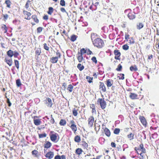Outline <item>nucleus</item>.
I'll return each instance as SVG.
<instances>
[{"mask_svg": "<svg viewBox=\"0 0 159 159\" xmlns=\"http://www.w3.org/2000/svg\"><path fill=\"white\" fill-rule=\"evenodd\" d=\"M130 70L131 71H137L138 70V69L137 67L135 66H131L130 67Z\"/></svg>", "mask_w": 159, "mask_h": 159, "instance_id": "nucleus-35", "label": "nucleus"}, {"mask_svg": "<svg viewBox=\"0 0 159 159\" xmlns=\"http://www.w3.org/2000/svg\"><path fill=\"white\" fill-rule=\"evenodd\" d=\"M83 152V151L81 148H78L75 151V153L78 155H80Z\"/></svg>", "mask_w": 159, "mask_h": 159, "instance_id": "nucleus-15", "label": "nucleus"}, {"mask_svg": "<svg viewBox=\"0 0 159 159\" xmlns=\"http://www.w3.org/2000/svg\"><path fill=\"white\" fill-rule=\"evenodd\" d=\"M56 55L57 57H57L58 58H60L61 57V54L59 52H56Z\"/></svg>", "mask_w": 159, "mask_h": 159, "instance_id": "nucleus-58", "label": "nucleus"}, {"mask_svg": "<svg viewBox=\"0 0 159 159\" xmlns=\"http://www.w3.org/2000/svg\"><path fill=\"white\" fill-rule=\"evenodd\" d=\"M60 10L61 12H65L67 14V15H68V13L66 11V10H65V9L63 7H61V8Z\"/></svg>", "mask_w": 159, "mask_h": 159, "instance_id": "nucleus-53", "label": "nucleus"}, {"mask_svg": "<svg viewBox=\"0 0 159 159\" xmlns=\"http://www.w3.org/2000/svg\"><path fill=\"white\" fill-rule=\"evenodd\" d=\"M15 64L17 68L18 69L19 68V62L18 61L15 60Z\"/></svg>", "mask_w": 159, "mask_h": 159, "instance_id": "nucleus-36", "label": "nucleus"}, {"mask_svg": "<svg viewBox=\"0 0 159 159\" xmlns=\"http://www.w3.org/2000/svg\"><path fill=\"white\" fill-rule=\"evenodd\" d=\"M128 16L130 19H133L135 18L134 15L132 13H129Z\"/></svg>", "mask_w": 159, "mask_h": 159, "instance_id": "nucleus-22", "label": "nucleus"}, {"mask_svg": "<svg viewBox=\"0 0 159 159\" xmlns=\"http://www.w3.org/2000/svg\"><path fill=\"white\" fill-rule=\"evenodd\" d=\"M97 36V34L94 33H92L91 35V39L92 41H93L94 40V39H96V38Z\"/></svg>", "mask_w": 159, "mask_h": 159, "instance_id": "nucleus-26", "label": "nucleus"}, {"mask_svg": "<svg viewBox=\"0 0 159 159\" xmlns=\"http://www.w3.org/2000/svg\"><path fill=\"white\" fill-rule=\"evenodd\" d=\"M16 83L17 86L18 87L20 86L21 85L20 80L19 79L16 80Z\"/></svg>", "mask_w": 159, "mask_h": 159, "instance_id": "nucleus-32", "label": "nucleus"}, {"mask_svg": "<svg viewBox=\"0 0 159 159\" xmlns=\"http://www.w3.org/2000/svg\"><path fill=\"white\" fill-rule=\"evenodd\" d=\"M46 103L48 107H51L52 105V103L51 99L50 98H48L46 101Z\"/></svg>", "mask_w": 159, "mask_h": 159, "instance_id": "nucleus-6", "label": "nucleus"}, {"mask_svg": "<svg viewBox=\"0 0 159 159\" xmlns=\"http://www.w3.org/2000/svg\"><path fill=\"white\" fill-rule=\"evenodd\" d=\"M86 53V51L84 48H82L80 50V52H79L78 54H79L82 55L85 53Z\"/></svg>", "mask_w": 159, "mask_h": 159, "instance_id": "nucleus-33", "label": "nucleus"}, {"mask_svg": "<svg viewBox=\"0 0 159 159\" xmlns=\"http://www.w3.org/2000/svg\"><path fill=\"white\" fill-rule=\"evenodd\" d=\"M5 3L7 4V7H10L11 2L10 0H6Z\"/></svg>", "mask_w": 159, "mask_h": 159, "instance_id": "nucleus-31", "label": "nucleus"}, {"mask_svg": "<svg viewBox=\"0 0 159 159\" xmlns=\"http://www.w3.org/2000/svg\"><path fill=\"white\" fill-rule=\"evenodd\" d=\"M129 47L126 44L124 45L123 46V48L125 50H127L129 49Z\"/></svg>", "mask_w": 159, "mask_h": 159, "instance_id": "nucleus-47", "label": "nucleus"}, {"mask_svg": "<svg viewBox=\"0 0 159 159\" xmlns=\"http://www.w3.org/2000/svg\"><path fill=\"white\" fill-rule=\"evenodd\" d=\"M23 13L25 15H26L28 16H30L31 15V14L30 12H28L26 11H24Z\"/></svg>", "mask_w": 159, "mask_h": 159, "instance_id": "nucleus-45", "label": "nucleus"}, {"mask_svg": "<svg viewBox=\"0 0 159 159\" xmlns=\"http://www.w3.org/2000/svg\"><path fill=\"white\" fill-rule=\"evenodd\" d=\"M86 79L87 80L88 82L89 83H90L92 82L93 77H91L89 76H86Z\"/></svg>", "mask_w": 159, "mask_h": 159, "instance_id": "nucleus-25", "label": "nucleus"}, {"mask_svg": "<svg viewBox=\"0 0 159 159\" xmlns=\"http://www.w3.org/2000/svg\"><path fill=\"white\" fill-rule=\"evenodd\" d=\"M120 131V129H119L116 128L114 131V133L116 134H118Z\"/></svg>", "mask_w": 159, "mask_h": 159, "instance_id": "nucleus-43", "label": "nucleus"}, {"mask_svg": "<svg viewBox=\"0 0 159 159\" xmlns=\"http://www.w3.org/2000/svg\"><path fill=\"white\" fill-rule=\"evenodd\" d=\"M111 146L112 147H116V144L115 143H114V142H112L111 143Z\"/></svg>", "mask_w": 159, "mask_h": 159, "instance_id": "nucleus-63", "label": "nucleus"}, {"mask_svg": "<svg viewBox=\"0 0 159 159\" xmlns=\"http://www.w3.org/2000/svg\"><path fill=\"white\" fill-rule=\"evenodd\" d=\"M99 89L103 92L106 91V88L103 83L101 82L99 83Z\"/></svg>", "mask_w": 159, "mask_h": 159, "instance_id": "nucleus-4", "label": "nucleus"}, {"mask_svg": "<svg viewBox=\"0 0 159 159\" xmlns=\"http://www.w3.org/2000/svg\"><path fill=\"white\" fill-rule=\"evenodd\" d=\"M32 18L34 20V21L36 23H38L39 20L37 19V16L35 15H33L32 16Z\"/></svg>", "mask_w": 159, "mask_h": 159, "instance_id": "nucleus-27", "label": "nucleus"}, {"mask_svg": "<svg viewBox=\"0 0 159 159\" xmlns=\"http://www.w3.org/2000/svg\"><path fill=\"white\" fill-rule=\"evenodd\" d=\"M3 16L4 19L5 20H7L8 18V16L7 14H5L3 15Z\"/></svg>", "mask_w": 159, "mask_h": 159, "instance_id": "nucleus-59", "label": "nucleus"}, {"mask_svg": "<svg viewBox=\"0 0 159 159\" xmlns=\"http://www.w3.org/2000/svg\"><path fill=\"white\" fill-rule=\"evenodd\" d=\"M13 51L11 50H10L7 52V54L8 56L11 57L13 55Z\"/></svg>", "mask_w": 159, "mask_h": 159, "instance_id": "nucleus-20", "label": "nucleus"}, {"mask_svg": "<svg viewBox=\"0 0 159 159\" xmlns=\"http://www.w3.org/2000/svg\"><path fill=\"white\" fill-rule=\"evenodd\" d=\"M58 60L57 57H52L51 58L50 61L52 63H55L57 62Z\"/></svg>", "mask_w": 159, "mask_h": 159, "instance_id": "nucleus-8", "label": "nucleus"}, {"mask_svg": "<svg viewBox=\"0 0 159 159\" xmlns=\"http://www.w3.org/2000/svg\"><path fill=\"white\" fill-rule=\"evenodd\" d=\"M76 36L75 35H73L71 36L70 40L71 41L74 42L76 40Z\"/></svg>", "mask_w": 159, "mask_h": 159, "instance_id": "nucleus-41", "label": "nucleus"}, {"mask_svg": "<svg viewBox=\"0 0 159 159\" xmlns=\"http://www.w3.org/2000/svg\"><path fill=\"white\" fill-rule=\"evenodd\" d=\"M54 159H66V158L64 155H62L61 156L57 155L55 157Z\"/></svg>", "mask_w": 159, "mask_h": 159, "instance_id": "nucleus-14", "label": "nucleus"}, {"mask_svg": "<svg viewBox=\"0 0 159 159\" xmlns=\"http://www.w3.org/2000/svg\"><path fill=\"white\" fill-rule=\"evenodd\" d=\"M41 53V50L40 48H37L35 50V56H39Z\"/></svg>", "mask_w": 159, "mask_h": 159, "instance_id": "nucleus-17", "label": "nucleus"}, {"mask_svg": "<svg viewBox=\"0 0 159 159\" xmlns=\"http://www.w3.org/2000/svg\"><path fill=\"white\" fill-rule=\"evenodd\" d=\"M60 4L62 6H65V2L64 0H61L60 1Z\"/></svg>", "mask_w": 159, "mask_h": 159, "instance_id": "nucleus-42", "label": "nucleus"}, {"mask_svg": "<svg viewBox=\"0 0 159 159\" xmlns=\"http://www.w3.org/2000/svg\"><path fill=\"white\" fill-rule=\"evenodd\" d=\"M114 53L115 56H120V53L119 52L118 50H115L114 51Z\"/></svg>", "mask_w": 159, "mask_h": 159, "instance_id": "nucleus-44", "label": "nucleus"}, {"mask_svg": "<svg viewBox=\"0 0 159 159\" xmlns=\"http://www.w3.org/2000/svg\"><path fill=\"white\" fill-rule=\"evenodd\" d=\"M75 141L77 143H79L81 141V139L80 136H79L77 135L76 136L74 139Z\"/></svg>", "mask_w": 159, "mask_h": 159, "instance_id": "nucleus-16", "label": "nucleus"}, {"mask_svg": "<svg viewBox=\"0 0 159 159\" xmlns=\"http://www.w3.org/2000/svg\"><path fill=\"white\" fill-rule=\"evenodd\" d=\"M93 43L95 46L98 48H101L103 46L104 43L102 39L98 38L93 41Z\"/></svg>", "mask_w": 159, "mask_h": 159, "instance_id": "nucleus-1", "label": "nucleus"}, {"mask_svg": "<svg viewBox=\"0 0 159 159\" xmlns=\"http://www.w3.org/2000/svg\"><path fill=\"white\" fill-rule=\"evenodd\" d=\"M5 62L10 66H11L12 64V60L11 58L7 59L6 58L5 59Z\"/></svg>", "mask_w": 159, "mask_h": 159, "instance_id": "nucleus-10", "label": "nucleus"}, {"mask_svg": "<svg viewBox=\"0 0 159 159\" xmlns=\"http://www.w3.org/2000/svg\"><path fill=\"white\" fill-rule=\"evenodd\" d=\"M122 68V66L120 64H119L118 66V67L116 68L117 71H120Z\"/></svg>", "mask_w": 159, "mask_h": 159, "instance_id": "nucleus-49", "label": "nucleus"}, {"mask_svg": "<svg viewBox=\"0 0 159 159\" xmlns=\"http://www.w3.org/2000/svg\"><path fill=\"white\" fill-rule=\"evenodd\" d=\"M34 124L37 126L40 125L41 123V121L39 119H34Z\"/></svg>", "mask_w": 159, "mask_h": 159, "instance_id": "nucleus-13", "label": "nucleus"}, {"mask_svg": "<svg viewBox=\"0 0 159 159\" xmlns=\"http://www.w3.org/2000/svg\"><path fill=\"white\" fill-rule=\"evenodd\" d=\"M78 60L80 62H81L83 60V56L81 54H78Z\"/></svg>", "mask_w": 159, "mask_h": 159, "instance_id": "nucleus-19", "label": "nucleus"}, {"mask_svg": "<svg viewBox=\"0 0 159 159\" xmlns=\"http://www.w3.org/2000/svg\"><path fill=\"white\" fill-rule=\"evenodd\" d=\"M129 97L131 99H134L137 98V95L135 93H130Z\"/></svg>", "mask_w": 159, "mask_h": 159, "instance_id": "nucleus-11", "label": "nucleus"}, {"mask_svg": "<svg viewBox=\"0 0 159 159\" xmlns=\"http://www.w3.org/2000/svg\"><path fill=\"white\" fill-rule=\"evenodd\" d=\"M54 153L53 152H49L46 154L45 156L48 159H51L54 157Z\"/></svg>", "mask_w": 159, "mask_h": 159, "instance_id": "nucleus-3", "label": "nucleus"}, {"mask_svg": "<svg viewBox=\"0 0 159 159\" xmlns=\"http://www.w3.org/2000/svg\"><path fill=\"white\" fill-rule=\"evenodd\" d=\"M94 121V119L93 116H91L89 119V125L92 126L93 124Z\"/></svg>", "mask_w": 159, "mask_h": 159, "instance_id": "nucleus-7", "label": "nucleus"}, {"mask_svg": "<svg viewBox=\"0 0 159 159\" xmlns=\"http://www.w3.org/2000/svg\"><path fill=\"white\" fill-rule=\"evenodd\" d=\"M39 138H42L46 137L47 134L45 133L43 134H39Z\"/></svg>", "mask_w": 159, "mask_h": 159, "instance_id": "nucleus-40", "label": "nucleus"}, {"mask_svg": "<svg viewBox=\"0 0 159 159\" xmlns=\"http://www.w3.org/2000/svg\"><path fill=\"white\" fill-rule=\"evenodd\" d=\"M73 86L71 84H70L68 85V87L67 88V89L69 90V91L71 92H72L73 89Z\"/></svg>", "mask_w": 159, "mask_h": 159, "instance_id": "nucleus-30", "label": "nucleus"}, {"mask_svg": "<svg viewBox=\"0 0 159 159\" xmlns=\"http://www.w3.org/2000/svg\"><path fill=\"white\" fill-rule=\"evenodd\" d=\"M51 119L50 120V122L52 124H54V120L52 117V115H51Z\"/></svg>", "mask_w": 159, "mask_h": 159, "instance_id": "nucleus-52", "label": "nucleus"}, {"mask_svg": "<svg viewBox=\"0 0 159 159\" xmlns=\"http://www.w3.org/2000/svg\"><path fill=\"white\" fill-rule=\"evenodd\" d=\"M78 109H76L75 108L73 109L72 111L73 114L75 116H76L78 115Z\"/></svg>", "mask_w": 159, "mask_h": 159, "instance_id": "nucleus-18", "label": "nucleus"}, {"mask_svg": "<svg viewBox=\"0 0 159 159\" xmlns=\"http://www.w3.org/2000/svg\"><path fill=\"white\" fill-rule=\"evenodd\" d=\"M43 30V28L41 27H39L37 29V33H40Z\"/></svg>", "mask_w": 159, "mask_h": 159, "instance_id": "nucleus-50", "label": "nucleus"}, {"mask_svg": "<svg viewBox=\"0 0 159 159\" xmlns=\"http://www.w3.org/2000/svg\"><path fill=\"white\" fill-rule=\"evenodd\" d=\"M38 152L35 150L33 151L32 152V154L34 155L35 157H37L38 156Z\"/></svg>", "mask_w": 159, "mask_h": 159, "instance_id": "nucleus-37", "label": "nucleus"}, {"mask_svg": "<svg viewBox=\"0 0 159 159\" xmlns=\"http://www.w3.org/2000/svg\"><path fill=\"white\" fill-rule=\"evenodd\" d=\"M52 146V143L49 141H46L44 145V148H48L51 147Z\"/></svg>", "mask_w": 159, "mask_h": 159, "instance_id": "nucleus-12", "label": "nucleus"}, {"mask_svg": "<svg viewBox=\"0 0 159 159\" xmlns=\"http://www.w3.org/2000/svg\"><path fill=\"white\" fill-rule=\"evenodd\" d=\"M138 29L140 30L143 26V24L142 23H139L137 25Z\"/></svg>", "mask_w": 159, "mask_h": 159, "instance_id": "nucleus-28", "label": "nucleus"}, {"mask_svg": "<svg viewBox=\"0 0 159 159\" xmlns=\"http://www.w3.org/2000/svg\"><path fill=\"white\" fill-rule=\"evenodd\" d=\"M98 102L100 103V106L102 109H104L105 108L106 103L104 100L99 98L98 100Z\"/></svg>", "mask_w": 159, "mask_h": 159, "instance_id": "nucleus-2", "label": "nucleus"}, {"mask_svg": "<svg viewBox=\"0 0 159 159\" xmlns=\"http://www.w3.org/2000/svg\"><path fill=\"white\" fill-rule=\"evenodd\" d=\"M143 148V145L142 144H141L140 145L138 150H140Z\"/></svg>", "mask_w": 159, "mask_h": 159, "instance_id": "nucleus-60", "label": "nucleus"}, {"mask_svg": "<svg viewBox=\"0 0 159 159\" xmlns=\"http://www.w3.org/2000/svg\"><path fill=\"white\" fill-rule=\"evenodd\" d=\"M30 2L29 0H28L27 1L25 5V7L26 9H27L28 8V7H29V4L30 3Z\"/></svg>", "mask_w": 159, "mask_h": 159, "instance_id": "nucleus-51", "label": "nucleus"}, {"mask_svg": "<svg viewBox=\"0 0 159 159\" xmlns=\"http://www.w3.org/2000/svg\"><path fill=\"white\" fill-rule=\"evenodd\" d=\"M44 48L46 50L48 51L49 50V48L47 46V44L45 43L43 44Z\"/></svg>", "mask_w": 159, "mask_h": 159, "instance_id": "nucleus-48", "label": "nucleus"}, {"mask_svg": "<svg viewBox=\"0 0 159 159\" xmlns=\"http://www.w3.org/2000/svg\"><path fill=\"white\" fill-rule=\"evenodd\" d=\"M13 53V56H14L15 57H16L19 55L18 53L16 51H14Z\"/></svg>", "mask_w": 159, "mask_h": 159, "instance_id": "nucleus-55", "label": "nucleus"}, {"mask_svg": "<svg viewBox=\"0 0 159 159\" xmlns=\"http://www.w3.org/2000/svg\"><path fill=\"white\" fill-rule=\"evenodd\" d=\"M2 28L4 30V32L6 33L7 31V27L5 25H3L2 26Z\"/></svg>", "mask_w": 159, "mask_h": 159, "instance_id": "nucleus-46", "label": "nucleus"}, {"mask_svg": "<svg viewBox=\"0 0 159 159\" xmlns=\"http://www.w3.org/2000/svg\"><path fill=\"white\" fill-rule=\"evenodd\" d=\"M70 127L71 129L75 133L77 130L76 125H71Z\"/></svg>", "mask_w": 159, "mask_h": 159, "instance_id": "nucleus-23", "label": "nucleus"}, {"mask_svg": "<svg viewBox=\"0 0 159 159\" xmlns=\"http://www.w3.org/2000/svg\"><path fill=\"white\" fill-rule=\"evenodd\" d=\"M57 134L55 133V134H52L50 136V139L53 142H55L57 139Z\"/></svg>", "mask_w": 159, "mask_h": 159, "instance_id": "nucleus-9", "label": "nucleus"}, {"mask_svg": "<svg viewBox=\"0 0 159 159\" xmlns=\"http://www.w3.org/2000/svg\"><path fill=\"white\" fill-rule=\"evenodd\" d=\"M134 134L131 133L129 135H128V137L129 139L130 140H131L134 139Z\"/></svg>", "mask_w": 159, "mask_h": 159, "instance_id": "nucleus-38", "label": "nucleus"}, {"mask_svg": "<svg viewBox=\"0 0 159 159\" xmlns=\"http://www.w3.org/2000/svg\"><path fill=\"white\" fill-rule=\"evenodd\" d=\"M100 129V126L98 125L97 124H95V131H98Z\"/></svg>", "mask_w": 159, "mask_h": 159, "instance_id": "nucleus-39", "label": "nucleus"}, {"mask_svg": "<svg viewBox=\"0 0 159 159\" xmlns=\"http://www.w3.org/2000/svg\"><path fill=\"white\" fill-rule=\"evenodd\" d=\"M43 19L44 20H47L48 19V16L47 15H45L43 17Z\"/></svg>", "mask_w": 159, "mask_h": 159, "instance_id": "nucleus-61", "label": "nucleus"}, {"mask_svg": "<svg viewBox=\"0 0 159 159\" xmlns=\"http://www.w3.org/2000/svg\"><path fill=\"white\" fill-rule=\"evenodd\" d=\"M53 8L50 7L48 8V14L51 15L53 12Z\"/></svg>", "mask_w": 159, "mask_h": 159, "instance_id": "nucleus-24", "label": "nucleus"}, {"mask_svg": "<svg viewBox=\"0 0 159 159\" xmlns=\"http://www.w3.org/2000/svg\"><path fill=\"white\" fill-rule=\"evenodd\" d=\"M70 123L71 124V125H75V121L73 120L70 121Z\"/></svg>", "mask_w": 159, "mask_h": 159, "instance_id": "nucleus-62", "label": "nucleus"}, {"mask_svg": "<svg viewBox=\"0 0 159 159\" xmlns=\"http://www.w3.org/2000/svg\"><path fill=\"white\" fill-rule=\"evenodd\" d=\"M91 60L93 62H95L96 63H97V60H96V57H92L91 59Z\"/></svg>", "mask_w": 159, "mask_h": 159, "instance_id": "nucleus-54", "label": "nucleus"}, {"mask_svg": "<svg viewBox=\"0 0 159 159\" xmlns=\"http://www.w3.org/2000/svg\"><path fill=\"white\" fill-rule=\"evenodd\" d=\"M7 102L8 104V106L9 107H10L11 106V103L10 102L9 99L8 98L7 99Z\"/></svg>", "mask_w": 159, "mask_h": 159, "instance_id": "nucleus-57", "label": "nucleus"}, {"mask_svg": "<svg viewBox=\"0 0 159 159\" xmlns=\"http://www.w3.org/2000/svg\"><path fill=\"white\" fill-rule=\"evenodd\" d=\"M82 145L84 146V147L85 148H87L88 147V145L87 143H86L85 142H83V143Z\"/></svg>", "mask_w": 159, "mask_h": 159, "instance_id": "nucleus-56", "label": "nucleus"}, {"mask_svg": "<svg viewBox=\"0 0 159 159\" xmlns=\"http://www.w3.org/2000/svg\"><path fill=\"white\" fill-rule=\"evenodd\" d=\"M104 132L106 135L108 137L109 136V130L107 128H105L104 129Z\"/></svg>", "mask_w": 159, "mask_h": 159, "instance_id": "nucleus-29", "label": "nucleus"}, {"mask_svg": "<svg viewBox=\"0 0 159 159\" xmlns=\"http://www.w3.org/2000/svg\"><path fill=\"white\" fill-rule=\"evenodd\" d=\"M62 87H63V89L64 90H65L66 88V84L64 83L63 84Z\"/></svg>", "mask_w": 159, "mask_h": 159, "instance_id": "nucleus-64", "label": "nucleus"}, {"mask_svg": "<svg viewBox=\"0 0 159 159\" xmlns=\"http://www.w3.org/2000/svg\"><path fill=\"white\" fill-rule=\"evenodd\" d=\"M77 67L80 71H82L84 68V66L82 65L80 63H79L78 64Z\"/></svg>", "mask_w": 159, "mask_h": 159, "instance_id": "nucleus-21", "label": "nucleus"}, {"mask_svg": "<svg viewBox=\"0 0 159 159\" xmlns=\"http://www.w3.org/2000/svg\"><path fill=\"white\" fill-rule=\"evenodd\" d=\"M139 119L143 125L145 126H146L147 122L145 118L143 116H141L140 117Z\"/></svg>", "mask_w": 159, "mask_h": 159, "instance_id": "nucleus-5", "label": "nucleus"}, {"mask_svg": "<svg viewBox=\"0 0 159 159\" xmlns=\"http://www.w3.org/2000/svg\"><path fill=\"white\" fill-rule=\"evenodd\" d=\"M66 122L65 120L61 119L60 122V124L61 125H64L66 124Z\"/></svg>", "mask_w": 159, "mask_h": 159, "instance_id": "nucleus-34", "label": "nucleus"}]
</instances>
